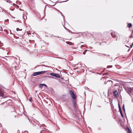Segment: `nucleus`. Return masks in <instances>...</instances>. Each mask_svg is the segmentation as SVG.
<instances>
[{
	"label": "nucleus",
	"mask_w": 133,
	"mask_h": 133,
	"mask_svg": "<svg viewBox=\"0 0 133 133\" xmlns=\"http://www.w3.org/2000/svg\"><path fill=\"white\" fill-rule=\"evenodd\" d=\"M46 72L45 71H38L34 73L32 75L31 77L35 76L42 74H43Z\"/></svg>",
	"instance_id": "obj_1"
},
{
	"label": "nucleus",
	"mask_w": 133,
	"mask_h": 133,
	"mask_svg": "<svg viewBox=\"0 0 133 133\" xmlns=\"http://www.w3.org/2000/svg\"><path fill=\"white\" fill-rule=\"evenodd\" d=\"M69 94L71 95L72 98H73V99L74 100L76 99V97L74 93L71 90H69Z\"/></svg>",
	"instance_id": "obj_2"
},
{
	"label": "nucleus",
	"mask_w": 133,
	"mask_h": 133,
	"mask_svg": "<svg viewBox=\"0 0 133 133\" xmlns=\"http://www.w3.org/2000/svg\"><path fill=\"white\" fill-rule=\"evenodd\" d=\"M112 37L113 38H116V41H117L118 37L117 36V33L115 32H113L111 33Z\"/></svg>",
	"instance_id": "obj_3"
},
{
	"label": "nucleus",
	"mask_w": 133,
	"mask_h": 133,
	"mask_svg": "<svg viewBox=\"0 0 133 133\" xmlns=\"http://www.w3.org/2000/svg\"><path fill=\"white\" fill-rule=\"evenodd\" d=\"M50 75L52 76H54L55 77L57 78H60V75L58 74H56V73H50Z\"/></svg>",
	"instance_id": "obj_4"
},
{
	"label": "nucleus",
	"mask_w": 133,
	"mask_h": 133,
	"mask_svg": "<svg viewBox=\"0 0 133 133\" xmlns=\"http://www.w3.org/2000/svg\"><path fill=\"white\" fill-rule=\"evenodd\" d=\"M4 92L2 91V89H0V97H2L4 98L5 96L4 95Z\"/></svg>",
	"instance_id": "obj_5"
},
{
	"label": "nucleus",
	"mask_w": 133,
	"mask_h": 133,
	"mask_svg": "<svg viewBox=\"0 0 133 133\" xmlns=\"http://www.w3.org/2000/svg\"><path fill=\"white\" fill-rule=\"evenodd\" d=\"M114 96L116 97H117L118 96V94L117 90L114 91L113 92Z\"/></svg>",
	"instance_id": "obj_6"
},
{
	"label": "nucleus",
	"mask_w": 133,
	"mask_h": 133,
	"mask_svg": "<svg viewBox=\"0 0 133 133\" xmlns=\"http://www.w3.org/2000/svg\"><path fill=\"white\" fill-rule=\"evenodd\" d=\"M73 104L74 109H76L77 108V104L76 102L74 101H73Z\"/></svg>",
	"instance_id": "obj_7"
},
{
	"label": "nucleus",
	"mask_w": 133,
	"mask_h": 133,
	"mask_svg": "<svg viewBox=\"0 0 133 133\" xmlns=\"http://www.w3.org/2000/svg\"><path fill=\"white\" fill-rule=\"evenodd\" d=\"M118 106H119V111L120 113L121 114V116L122 117H123V114H122V112L121 108L119 104H118Z\"/></svg>",
	"instance_id": "obj_8"
},
{
	"label": "nucleus",
	"mask_w": 133,
	"mask_h": 133,
	"mask_svg": "<svg viewBox=\"0 0 133 133\" xmlns=\"http://www.w3.org/2000/svg\"><path fill=\"white\" fill-rule=\"evenodd\" d=\"M132 26V24L131 23H129L128 24V27L129 28H130Z\"/></svg>",
	"instance_id": "obj_9"
},
{
	"label": "nucleus",
	"mask_w": 133,
	"mask_h": 133,
	"mask_svg": "<svg viewBox=\"0 0 133 133\" xmlns=\"http://www.w3.org/2000/svg\"><path fill=\"white\" fill-rule=\"evenodd\" d=\"M43 84H41L39 85V87L40 88H42L43 86Z\"/></svg>",
	"instance_id": "obj_10"
},
{
	"label": "nucleus",
	"mask_w": 133,
	"mask_h": 133,
	"mask_svg": "<svg viewBox=\"0 0 133 133\" xmlns=\"http://www.w3.org/2000/svg\"><path fill=\"white\" fill-rule=\"evenodd\" d=\"M29 101L30 102H32L33 101V100L32 98L31 97H30L29 98Z\"/></svg>",
	"instance_id": "obj_11"
},
{
	"label": "nucleus",
	"mask_w": 133,
	"mask_h": 133,
	"mask_svg": "<svg viewBox=\"0 0 133 133\" xmlns=\"http://www.w3.org/2000/svg\"><path fill=\"white\" fill-rule=\"evenodd\" d=\"M112 67V65H109V66H107V68H111Z\"/></svg>",
	"instance_id": "obj_12"
},
{
	"label": "nucleus",
	"mask_w": 133,
	"mask_h": 133,
	"mask_svg": "<svg viewBox=\"0 0 133 133\" xmlns=\"http://www.w3.org/2000/svg\"><path fill=\"white\" fill-rule=\"evenodd\" d=\"M108 82H112V81L110 80H108L107 82H105V84H106Z\"/></svg>",
	"instance_id": "obj_13"
},
{
	"label": "nucleus",
	"mask_w": 133,
	"mask_h": 133,
	"mask_svg": "<svg viewBox=\"0 0 133 133\" xmlns=\"http://www.w3.org/2000/svg\"><path fill=\"white\" fill-rule=\"evenodd\" d=\"M16 30H17V31H19V30L21 31L22 30V29H20L18 28H17L16 29Z\"/></svg>",
	"instance_id": "obj_14"
},
{
	"label": "nucleus",
	"mask_w": 133,
	"mask_h": 133,
	"mask_svg": "<svg viewBox=\"0 0 133 133\" xmlns=\"http://www.w3.org/2000/svg\"><path fill=\"white\" fill-rule=\"evenodd\" d=\"M122 109H123V110L124 111H125V108H124V105H123V107H122Z\"/></svg>",
	"instance_id": "obj_15"
},
{
	"label": "nucleus",
	"mask_w": 133,
	"mask_h": 133,
	"mask_svg": "<svg viewBox=\"0 0 133 133\" xmlns=\"http://www.w3.org/2000/svg\"><path fill=\"white\" fill-rule=\"evenodd\" d=\"M128 133H131V132L129 129H128Z\"/></svg>",
	"instance_id": "obj_16"
},
{
	"label": "nucleus",
	"mask_w": 133,
	"mask_h": 133,
	"mask_svg": "<svg viewBox=\"0 0 133 133\" xmlns=\"http://www.w3.org/2000/svg\"><path fill=\"white\" fill-rule=\"evenodd\" d=\"M43 84V86H45V87H47V86L45 84Z\"/></svg>",
	"instance_id": "obj_17"
},
{
	"label": "nucleus",
	"mask_w": 133,
	"mask_h": 133,
	"mask_svg": "<svg viewBox=\"0 0 133 133\" xmlns=\"http://www.w3.org/2000/svg\"><path fill=\"white\" fill-rule=\"evenodd\" d=\"M83 54L84 55H85V53H84V52H83Z\"/></svg>",
	"instance_id": "obj_18"
},
{
	"label": "nucleus",
	"mask_w": 133,
	"mask_h": 133,
	"mask_svg": "<svg viewBox=\"0 0 133 133\" xmlns=\"http://www.w3.org/2000/svg\"><path fill=\"white\" fill-rule=\"evenodd\" d=\"M49 77V78H52V77Z\"/></svg>",
	"instance_id": "obj_19"
},
{
	"label": "nucleus",
	"mask_w": 133,
	"mask_h": 133,
	"mask_svg": "<svg viewBox=\"0 0 133 133\" xmlns=\"http://www.w3.org/2000/svg\"><path fill=\"white\" fill-rule=\"evenodd\" d=\"M27 132V133H28V132H27V131H26V132Z\"/></svg>",
	"instance_id": "obj_20"
},
{
	"label": "nucleus",
	"mask_w": 133,
	"mask_h": 133,
	"mask_svg": "<svg viewBox=\"0 0 133 133\" xmlns=\"http://www.w3.org/2000/svg\"><path fill=\"white\" fill-rule=\"evenodd\" d=\"M60 12L61 14H62L61 12H60Z\"/></svg>",
	"instance_id": "obj_21"
},
{
	"label": "nucleus",
	"mask_w": 133,
	"mask_h": 133,
	"mask_svg": "<svg viewBox=\"0 0 133 133\" xmlns=\"http://www.w3.org/2000/svg\"><path fill=\"white\" fill-rule=\"evenodd\" d=\"M107 74V73H106L105 74Z\"/></svg>",
	"instance_id": "obj_22"
}]
</instances>
